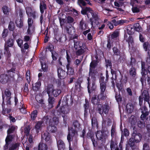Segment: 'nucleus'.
I'll list each match as a JSON object with an SVG mask.
<instances>
[{
  "label": "nucleus",
  "instance_id": "obj_1",
  "mask_svg": "<svg viewBox=\"0 0 150 150\" xmlns=\"http://www.w3.org/2000/svg\"><path fill=\"white\" fill-rule=\"evenodd\" d=\"M97 64L96 61H93L90 64V71L89 72V77L88 78V89L89 93H91V91L94 90L96 88L94 82L95 76L96 72L94 69Z\"/></svg>",
  "mask_w": 150,
  "mask_h": 150
},
{
  "label": "nucleus",
  "instance_id": "obj_2",
  "mask_svg": "<svg viewBox=\"0 0 150 150\" xmlns=\"http://www.w3.org/2000/svg\"><path fill=\"white\" fill-rule=\"evenodd\" d=\"M81 13L83 15L87 14L88 18L90 17V14L92 15V17L90 18V20L91 23V25L93 26L95 24L97 25L99 23L100 19L97 13L94 12L89 7H86L83 9L81 11Z\"/></svg>",
  "mask_w": 150,
  "mask_h": 150
},
{
  "label": "nucleus",
  "instance_id": "obj_3",
  "mask_svg": "<svg viewBox=\"0 0 150 150\" xmlns=\"http://www.w3.org/2000/svg\"><path fill=\"white\" fill-rule=\"evenodd\" d=\"M11 93L10 91L7 89H6L5 91V95L3 96V102L2 105L3 113L4 115L6 114V112L7 113H8L11 111V110L10 109H7V108L6 110L5 107L4 106V103L6 102L7 106L11 105L10 99L11 98Z\"/></svg>",
  "mask_w": 150,
  "mask_h": 150
},
{
  "label": "nucleus",
  "instance_id": "obj_4",
  "mask_svg": "<svg viewBox=\"0 0 150 150\" xmlns=\"http://www.w3.org/2000/svg\"><path fill=\"white\" fill-rule=\"evenodd\" d=\"M43 121L45 122H50V126L48 127V129L49 131L52 132H54L57 130V128L55 125H57L58 122V117H54L52 118V120L50 121V119L48 116L44 117L42 119Z\"/></svg>",
  "mask_w": 150,
  "mask_h": 150
},
{
  "label": "nucleus",
  "instance_id": "obj_5",
  "mask_svg": "<svg viewBox=\"0 0 150 150\" xmlns=\"http://www.w3.org/2000/svg\"><path fill=\"white\" fill-rule=\"evenodd\" d=\"M132 30L133 29L130 26H128L125 32L124 39L128 42L129 45L130 43H132L133 42V38L132 36L130 35L133 33Z\"/></svg>",
  "mask_w": 150,
  "mask_h": 150
},
{
  "label": "nucleus",
  "instance_id": "obj_6",
  "mask_svg": "<svg viewBox=\"0 0 150 150\" xmlns=\"http://www.w3.org/2000/svg\"><path fill=\"white\" fill-rule=\"evenodd\" d=\"M100 93L98 96V98L101 99H105L106 96L105 91L106 88V85L105 83L103 81V80L101 79L100 80Z\"/></svg>",
  "mask_w": 150,
  "mask_h": 150
},
{
  "label": "nucleus",
  "instance_id": "obj_7",
  "mask_svg": "<svg viewBox=\"0 0 150 150\" xmlns=\"http://www.w3.org/2000/svg\"><path fill=\"white\" fill-rule=\"evenodd\" d=\"M15 127L12 126L10 127L7 131L8 135L5 140L6 142L5 146H6L7 148L8 147V145L14 137V135H10V134L11 133L15 130Z\"/></svg>",
  "mask_w": 150,
  "mask_h": 150
},
{
  "label": "nucleus",
  "instance_id": "obj_8",
  "mask_svg": "<svg viewBox=\"0 0 150 150\" xmlns=\"http://www.w3.org/2000/svg\"><path fill=\"white\" fill-rule=\"evenodd\" d=\"M69 132L67 137V139L69 142L72 141L74 144L76 143L77 141V137L75 134V131L69 129Z\"/></svg>",
  "mask_w": 150,
  "mask_h": 150
},
{
  "label": "nucleus",
  "instance_id": "obj_9",
  "mask_svg": "<svg viewBox=\"0 0 150 150\" xmlns=\"http://www.w3.org/2000/svg\"><path fill=\"white\" fill-rule=\"evenodd\" d=\"M109 107L107 105H102L101 104H98V108L99 113L101 115L103 114V113L106 114L108 112Z\"/></svg>",
  "mask_w": 150,
  "mask_h": 150
},
{
  "label": "nucleus",
  "instance_id": "obj_10",
  "mask_svg": "<svg viewBox=\"0 0 150 150\" xmlns=\"http://www.w3.org/2000/svg\"><path fill=\"white\" fill-rule=\"evenodd\" d=\"M144 64L143 63H142V72L141 74L142 75V77L141 78L140 81L142 84L144 83V81H147L148 83L149 84L150 83V78L149 77H146L145 79H144L145 76L146 75L145 74V69L143 68Z\"/></svg>",
  "mask_w": 150,
  "mask_h": 150
},
{
  "label": "nucleus",
  "instance_id": "obj_11",
  "mask_svg": "<svg viewBox=\"0 0 150 150\" xmlns=\"http://www.w3.org/2000/svg\"><path fill=\"white\" fill-rule=\"evenodd\" d=\"M25 7L28 17H32L33 18H35L36 17V12L34 11L30 7H26L25 6Z\"/></svg>",
  "mask_w": 150,
  "mask_h": 150
},
{
  "label": "nucleus",
  "instance_id": "obj_12",
  "mask_svg": "<svg viewBox=\"0 0 150 150\" xmlns=\"http://www.w3.org/2000/svg\"><path fill=\"white\" fill-rule=\"evenodd\" d=\"M69 111V107L67 105L62 106L60 108V113L63 118L64 117V116L63 115L68 114Z\"/></svg>",
  "mask_w": 150,
  "mask_h": 150
},
{
  "label": "nucleus",
  "instance_id": "obj_13",
  "mask_svg": "<svg viewBox=\"0 0 150 150\" xmlns=\"http://www.w3.org/2000/svg\"><path fill=\"white\" fill-rule=\"evenodd\" d=\"M132 137H134V141L137 143L140 142L142 138L141 134L136 131L134 130L132 133Z\"/></svg>",
  "mask_w": 150,
  "mask_h": 150
},
{
  "label": "nucleus",
  "instance_id": "obj_14",
  "mask_svg": "<svg viewBox=\"0 0 150 150\" xmlns=\"http://www.w3.org/2000/svg\"><path fill=\"white\" fill-rule=\"evenodd\" d=\"M28 18V28L27 30V33L29 35H31L32 33V32L33 31L34 27L32 25L33 21L32 19L29 17Z\"/></svg>",
  "mask_w": 150,
  "mask_h": 150
},
{
  "label": "nucleus",
  "instance_id": "obj_15",
  "mask_svg": "<svg viewBox=\"0 0 150 150\" xmlns=\"http://www.w3.org/2000/svg\"><path fill=\"white\" fill-rule=\"evenodd\" d=\"M30 129L29 126H27L25 129V133L26 135L27 138L29 143L31 144L33 142V137L32 135L29 134Z\"/></svg>",
  "mask_w": 150,
  "mask_h": 150
},
{
  "label": "nucleus",
  "instance_id": "obj_16",
  "mask_svg": "<svg viewBox=\"0 0 150 150\" xmlns=\"http://www.w3.org/2000/svg\"><path fill=\"white\" fill-rule=\"evenodd\" d=\"M57 73L58 77L61 79H64L67 75L66 72L61 68L58 69Z\"/></svg>",
  "mask_w": 150,
  "mask_h": 150
},
{
  "label": "nucleus",
  "instance_id": "obj_17",
  "mask_svg": "<svg viewBox=\"0 0 150 150\" xmlns=\"http://www.w3.org/2000/svg\"><path fill=\"white\" fill-rule=\"evenodd\" d=\"M50 91V94H53L55 97H57L61 93V91L60 89H54L53 87H52L49 88L47 91Z\"/></svg>",
  "mask_w": 150,
  "mask_h": 150
},
{
  "label": "nucleus",
  "instance_id": "obj_18",
  "mask_svg": "<svg viewBox=\"0 0 150 150\" xmlns=\"http://www.w3.org/2000/svg\"><path fill=\"white\" fill-rule=\"evenodd\" d=\"M142 95L144 102H148L150 108V97L148 91L146 90L144 91L142 93Z\"/></svg>",
  "mask_w": 150,
  "mask_h": 150
},
{
  "label": "nucleus",
  "instance_id": "obj_19",
  "mask_svg": "<svg viewBox=\"0 0 150 150\" xmlns=\"http://www.w3.org/2000/svg\"><path fill=\"white\" fill-rule=\"evenodd\" d=\"M50 91H47V93L48 95L49 99H48V102H49V108H51L53 107V104L54 103V98L53 97H52L50 96Z\"/></svg>",
  "mask_w": 150,
  "mask_h": 150
},
{
  "label": "nucleus",
  "instance_id": "obj_20",
  "mask_svg": "<svg viewBox=\"0 0 150 150\" xmlns=\"http://www.w3.org/2000/svg\"><path fill=\"white\" fill-rule=\"evenodd\" d=\"M87 27L86 23L83 20H81L79 25V29L82 30H84L87 29Z\"/></svg>",
  "mask_w": 150,
  "mask_h": 150
},
{
  "label": "nucleus",
  "instance_id": "obj_21",
  "mask_svg": "<svg viewBox=\"0 0 150 150\" xmlns=\"http://www.w3.org/2000/svg\"><path fill=\"white\" fill-rule=\"evenodd\" d=\"M9 79L6 74H2L0 76V81L3 84L6 83Z\"/></svg>",
  "mask_w": 150,
  "mask_h": 150
},
{
  "label": "nucleus",
  "instance_id": "obj_22",
  "mask_svg": "<svg viewBox=\"0 0 150 150\" xmlns=\"http://www.w3.org/2000/svg\"><path fill=\"white\" fill-rule=\"evenodd\" d=\"M67 30L69 34L71 35H74L75 31L74 28L71 25H69V26L67 27Z\"/></svg>",
  "mask_w": 150,
  "mask_h": 150
},
{
  "label": "nucleus",
  "instance_id": "obj_23",
  "mask_svg": "<svg viewBox=\"0 0 150 150\" xmlns=\"http://www.w3.org/2000/svg\"><path fill=\"white\" fill-rule=\"evenodd\" d=\"M74 48L75 50H78L79 48L83 47L82 43L80 41H76L74 40Z\"/></svg>",
  "mask_w": 150,
  "mask_h": 150
},
{
  "label": "nucleus",
  "instance_id": "obj_24",
  "mask_svg": "<svg viewBox=\"0 0 150 150\" xmlns=\"http://www.w3.org/2000/svg\"><path fill=\"white\" fill-rule=\"evenodd\" d=\"M40 11L42 14L45 10L46 8V5L45 2L43 1H40Z\"/></svg>",
  "mask_w": 150,
  "mask_h": 150
},
{
  "label": "nucleus",
  "instance_id": "obj_25",
  "mask_svg": "<svg viewBox=\"0 0 150 150\" xmlns=\"http://www.w3.org/2000/svg\"><path fill=\"white\" fill-rule=\"evenodd\" d=\"M84 1H86L88 4L91 5V4L89 2V0H78V4L82 8V6L86 5V3Z\"/></svg>",
  "mask_w": 150,
  "mask_h": 150
},
{
  "label": "nucleus",
  "instance_id": "obj_26",
  "mask_svg": "<svg viewBox=\"0 0 150 150\" xmlns=\"http://www.w3.org/2000/svg\"><path fill=\"white\" fill-rule=\"evenodd\" d=\"M57 144L58 148V150L63 149L65 147V145L64 142L61 139H57Z\"/></svg>",
  "mask_w": 150,
  "mask_h": 150
},
{
  "label": "nucleus",
  "instance_id": "obj_27",
  "mask_svg": "<svg viewBox=\"0 0 150 150\" xmlns=\"http://www.w3.org/2000/svg\"><path fill=\"white\" fill-rule=\"evenodd\" d=\"M42 137L46 142L49 141L50 139V135L47 132H45L42 134Z\"/></svg>",
  "mask_w": 150,
  "mask_h": 150
},
{
  "label": "nucleus",
  "instance_id": "obj_28",
  "mask_svg": "<svg viewBox=\"0 0 150 150\" xmlns=\"http://www.w3.org/2000/svg\"><path fill=\"white\" fill-rule=\"evenodd\" d=\"M19 143H16L11 144L9 148V150H15L18 149L19 146Z\"/></svg>",
  "mask_w": 150,
  "mask_h": 150
},
{
  "label": "nucleus",
  "instance_id": "obj_29",
  "mask_svg": "<svg viewBox=\"0 0 150 150\" xmlns=\"http://www.w3.org/2000/svg\"><path fill=\"white\" fill-rule=\"evenodd\" d=\"M47 145L42 143H40L38 146V150H47Z\"/></svg>",
  "mask_w": 150,
  "mask_h": 150
},
{
  "label": "nucleus",
  "instance_id": "obj_30",
  "mask_svg": "<svg viewBox=\"0 0 150 150\" xmlns=\"http://www.w3.org/2000/svg\"><path fill=\"white\" fill-rule=\"evenodd\" d=\"M41 83L40 81H38L37 82L35 83V84H33V89L35 91H38L39 88Z\"/></svg>",
  "mask_w": 150,
  "mask_h": 150
},
{
  "label": "nucleus",
  "instance_id": "obj_31",
  "mask_svg": "<svg viewBox=\"0 0 150 150\" xmlns=\"http://www.w3.org/2000/svg\"><path fill=\"white\" fill-rule=\"evenodd\" d=\"M21 105L18 108L19 109L21 112L22 113L24 114L26 113V111L25 109L26 108V107L24 105L23 102L21 101Z\"/></svg>",
  "mask_w": 150,
  "mask_h": 150
},
{
  "label": "nucleus",
  "instance_id": "obj_32",
  "mask_svg": "<svg viewBox=\"0 0 150 150\" xmlns=\"http://www.w3.org/2000/svg\"><path fill=\"white\" fill-rule=\"evenodd\" d=\"M42 124V122L41 121H38L36 123L35 126V128L37 132H38V130L41 129Z\"/></svg>",
  "mask_w": 150,
  "mask_h": 150
},
{
  "label": "nucleus",
  "instance_id": "obj_33",
  "mask_svg": "<svg viewBox=\"0 0 150 150\" xmlns=\"http://www.w3.org/2000/svg\"><path fill=\"white\" fill-rule=\"evenodd\" d=\"M92 103L94 105H97L99 102L100 99L97 98L96 96H94L92 98L91 100Z\"/></svg>",
  "mask_w": 150,
  "mask_h": 150
},
{
  "label": "nucleus",
  "instance_id": "obj_34",
  "mask_svg": "<svg viewBox=\"0 0 150 150\" xmlns=\"http://www.w3.org/2000/svg\"><path fill=\"white\" fill-rule=\"evenodd\" d=\"M126 108L127 112L129 113H130L132 112L133 111V106L131 103H129L127 105Z\"/></svg>",
  "mask_w": 150,
  "mask_h": 150
},
{
  "label": "nucleus",
  "instance_id": "obj_35",
  "mask_svg": "<svg viewBox=\"0 0 150 150\" xmlns=\"http://www.w3.org/2000/svg\"><path fill=\"white\" fill-rule=\"evenodd\" d=\"M13 45V41L12 39H9L7 42L5 43V46L8 47H12Z\"/></svg>",
  "mask_w": 150,
  "mask_h": 150
},
{
  "label": "nucleus",
  "instance_id": "obj_36",
  "mask_svg": "<svg viewBox=\"0 0 150 150\" xmlns=\"http://www.w3.org/2000/svg\"><path fill=\"white\" fill-rule=\"evenodd\" d=\"M129 73L130 75L134 77L136 74V69L133 67H132L129 70Z\"/></svg>",
  "mask_w": 150,
  "mask_h": 150
},
{
  "label": "nucleus",
  "instance_id": "obj_37",
  "mask_svg": "<svg viewBox=\"0 0 150 150\" xmlns=\"http://www.w3.org/2000/svg\"><path fill=\"white\" fill-rule=\"evenodd\" d=\"M96 137L97 139L100 140L103 139V133L101 131H98L96 134Z\"/></svg>",
  "mask_w": 150,
  "mask_h": 150
},
{
  "label": "nucleus",
  "instance_id": "obj_38",
  "mask_svg": "<svg viewBox=\"0 0 150 150\" xmlns=\"http://www.w3.org/2000/svg\"><path fill=\"white\" fill-rule=\"evenodd\" d=\"M4 54L7 57H10L11 56V53L9 51V47L5 46Z\"/></svg>",
  "mask_w": 150,
  "mask_h": 150
},
{
  "label": "nucleus",
  "instance_id": "obj_39",
  "mask_svg": "<svg viewBox=\"0 0 150 150\" xmlns=\"http://www.w3.org/2000/svg\"><path fill=\"white\" fill-rule=\"evenodd\" d=\"M16 23L17 26L19 28L22 27L23 25V21L21 19L16 20Z\"/></svg>",
  "mask_w": 150,
  "mask_h": 150
},
{
  "label": "nucleus",
  "instance_id": "obj_40",
  "mask_svg": "<svg viewBox=\"0 0 150 150\" xmlns=\"http://www.w3.org/2000/svg\"><path fill=\"white\" fill-rule=\"evenodd\" d=\"M114 55H120V51L116 47H114L112 49Z\"/></svg>",
  "mask_w": 150,
  "mask_h": 150
},
{
  "label": "nucleus",
  "instance_id": "obj_41",
  "mask_svg": "<svg viewBox=\"0 0 150 150\" xmlns=\"http://www.w3.org/2000/svg\"><path fill=\"white\" fill-rule=\"evenodd\" d=\"M37 111L35 110L32 112L31 114V117L33 120H34L37 116Z\"/></svg>",
  "mask_w": 150,
  "mask_h": 150
},
{
  "label": "nucleus",
  "instance_id": "obj_42",
  "mask_svg": "<svg viewBox=\"0 0 150 150\" xmlns=\"http://www.w3.org/2000/svg\"><path fill=\"white\" fill-rule=\"evenodd\" d=\"M73 125L75 127V130H77L80 129V124L77 121H75L73 123Z\"/></svg>",
  "mask_w": 150,
  "mask_h": 150
},
{
  "label": "nucleus",
  "instance_id": "obj_43",
  "mask_svg": "<svg viewBox=\"0 0 150 150\" xmlns=\"http://www.w3.org/2000/svg\"><path fill=\"white\" fill-rule=\"evenodd\" d=\"M76 54L77 55H79L83 54L85 52L83 47L80 48L77 50Z\"/></svg>",
  "mask_w": 150,
  "mask_h": 150
},
{
  "label": "nucleus",
  "instance_id": "obj_44",
  "mask_svg": "<svg viewBox=\"0 0 150 150\" xmlns=\"http://www.w3.org/2000/svg\"><path fill=\"white\" fill-rule=\"evenodd\" d=\"M26 79L28 83H29L30 81V71L29 70H28L26 73Z\"/></svg>",
  "mask_w": 150,
  "mask_h": 150
},
{
  "label": "nucleus",
  "instance_id": "obj_45",
  "mask_svg": "<svg viewBox=\"0 0 150 150\" xmlns=\"http://www.w3.org/2000/svg\"><path fill=\"white\" fill-rule=\"evenodd\" d=\"M52 57L54 60H56L58 57L57 53L55 51H52Z\"/></svg>",
  "mask_w": 150,
  "mask_h": 150
},
{
  "label": "nucleus",
  "instance_id": "obj_46",
  "mask_svg": "<svg viewBox=\"0 0 150 150\" xmlns=\"http://www.w3.org/2000/svg\"><path fill=\"white\" fill-rule=\"evenodd\" d=\"M134 27L136 31L140 32L142 30V29L139 23H137L135 24L134 25Z\"/></svg>",
  "mask_w": 150,
  "mask_h": 150
},
{
  "label": "nucleus",
  "instance_id": "obj_47",
  "mask_svg": "<svg viewBox=\"0 0 150 150\" xmlns=\"http://www.w3.org/2000/svg\"><path fill=\"white\" fill-rule=\"evenodd\" d=\"M119 33L118 31H115L111 35L112 39H115L117 37L119 36Z\"/></svg>",
  "mask_w": 150,
  "mask_h": 150
},
{
  "label": "nucleus",
  "instance_id": "obj_48",
  "mask_svg": "<svg viewBox=\"0 0 150 150\" xmlns=\"http://www.w3.org/2000/svg\"><path fill=\"white\" fill-rule=\"evenodd\" d=\"M92 125L93 127L97 126L98 124L96 119L95 117H93L92 119Z\"/></svg>",
  "mask_w": 150,
  "mask_h": 150
},
{
  "label": "nucleus",
  "instance_id": "obj_49",
  "mask_svg": "<svg viewBox=\"0 0 150 150\" xmlns=\"http://www.w3.org/2000/svg\"><path fill=\"white\" fill-rule=\"evenodd\" d=\"M116 145V142L114 141L113 140H111L110 145L111 150H112V149H115Z\"/></svg>",
  "mask_w": 150,
  "mask_h": 150
},
{
  "label": "nucleus",
  "instance_id": "obj_50",
  "mask_svg": "<svg viewBox=\"0 0 150 150\" xmlns=\"http://www.w3.org/2000/svg\"><path fill=\"white\" fill-rule=\"evenodd\" d=\"M2 10L4 13L6 14H7L9 11V8L6 6H4L2 8Z\"/></svg>",
  "mask_w": 150,
  "mask_h": 150
},
{
  "label": "nucleus",
  "instance_id": "obj_51",
  "mask_svg": "<svg viewBox=\"0 0 150 150\" xmlns=\"http://www.w3.org/2000/svg\"><path fill=\"white\" fill-rule=\"evenodd\" d=\"M14 23L12 22H10L8 28L11 31H13L14 29Z\"/></svg>",
  "mask_w": 150,
  "mask_h": 150
},
{
  "label": "nucleus",
  "instance_id": "obj_52",
  "mask_svg": "<svg viewBox=\"0 0 150 150\" xmlns=\"http://www.w3.org/2000/svg\"><path fill=\"white\" fill-rule=\"evenodd\" d=\"M138 126L140 128H142L145 126V124L143 120L139 121L137 123Z\"/></svg>",
  "mask_w": 150,
  "mask_h": 150
},
{
  "label": "nucleus",
  "instance_id": "obj_53",
  "mask_svg": "<svg viewBox=\"0 0 150 150\" xmlns=\"http://www.w3.org/2000/svg\"><path fill=\"white\" fill-rule=\"evenodd\" d=\"M141 112L142 113V114L141 116V118L142 119L145 118L146 116L149 114L148 112H146V111H142Z\"/></svg>",
  "mask_w": 150,
  "mask_h": 150
},
{
  "label": "nucleus",
  "instance_id": "obj_54",
  "mask_svg": "<svg viewBox=\"0 0 150 150\" xmlns=\"http://www.w3.org/2000/svg\"><path fill=\"white\" fill-rule=\"evenodd\" d=\"M129 121L132 124L135 125L137 122V120L134 116H131L130 119Z\"/></svg>",
  "mask_w": 150,
  "mask_h": 150
},
{
  "label": "nucleus",
  "instance_id": "obj_55",
  "mask_svg": "<svg viewBox=\"0 0 150 150\" xmlns=\"http://www.w3.org/2000/svg\"><path fill=\"white\" fill-rule=\"evenodd\" d=\"M134 137H132L130 139L129 141L128 142V144L130 147H132L134 145Z\"/></svg>",
  "mask_w": 150,
  "mask_h": 150
},
{
  "label": "nucleus",
  "instance_id": "obj_56",
  "mask_svg": "<svg viewBox=\"0 0 150 150\" xmlns=\"http://www.w3.org/2000/svg\"><path fill=\"white\" fill-rule=\"evenodd\" d=\"M15 71V70L14 69L12 68L8 71V74L11 77L13 76Z\"/></svg>",
  "mask_w": 150,
  "mask_h": 150
},
{
  "label": "nucleus",
  "instance_id": "obj_57",
  "mask_svg": "<svg viewBox=\"0 0 150 150\" xmlns=\"http://www.w3.org/2000/svg\"><path fill=\"white\" fill-rule=\"evenodd\" d=\"M143 137L146 140L148 141L150 140V133H147L144 134Z\"/></svg>",
  "mask_w": 150,
  "mask_h": 150
},
{
  "label": "nucleus",
  "instance_id": "obj_58",
  "mask_svg": "<svg viewBox=\"0 0 150 150\" xmlns=\"http://www.w3.org/2000/svg\"><path fill=\"white\" fill-rule=\"evenodd\" d=\"M16 42L18 46L21 48H22V47L23 40L19 38L16 40Z\"/></svg>",
  "mask_w": 150,
  "mask_h": 150
},
{
  "label": "nucleus",
  "instance_id": "obj_59",
  "mask_svg": "<svg viewBox=\"0 0 150 150\" xmlns=\"http://www.w3.org/2000/svg\"><path fill=\"white\" fill-rule=\"evenodd\" d=\"M129 22V21L126 20H121L118 21V25L119 24L122 25L124 23H127Z\"/></svg>",
  "mask_w": 150,
  "mask_h": 150
},
{
  "label": "nucleus",
  "instance_id": "obj_60",
  "mask_svg": "<svg viewBox=\"0 0 150 150\" xmlns=\"http://www.w3.org/2000/svg\"><path fill=\"white\" fill-rule=\"evenodd\" d=\"M75 87L76 89L78 91H79L81 88V84L79 82L76 83L75 85Z\"/></svg>",
  "mask_w": 150,
  "mask_h": 150
},
{
  "label": "nucleus",
  "instance_id": "obj_61",
  "mask_svg": "<svg viewBox=\"0 0 150 150\" xmlns=\"http://www.w3.org/2000/svg\"><path fill=\"white\" fill-rule=\"evenodd\" d=\"M67 72L68 73H69L71 75H73L74 74V70L73 69L70 68H68L67 66Z\"/></svg>",
  "mask_w": 150,
  "mask_h": 150
},
{
  "label": "nucleus",
  "instance_id": "obj_62",
  "mask_svg": "<svg viewBox=\"0 0 150 150\" xmlns=\"http://www.w3.org/2000/svg\"><path fill=\"white\" fill-rule=\"evenodd\" d=\"M123 140H122V138L121 139V142L119 144V148H116L115 150H122V143H123Z\"/></svg>",
  "mask_w": 150,
  "mask_h": 150
},
{
  "label": "nucleus",
  "instance_id": "obj_63",
  "mask_svg": "<svg viewBox=\"0 0 150 150\" xmlns=\"http://www.w3.org/2000/svg\"><path fill=\"white\" fill-rule=\"evenodd\" d=\"M132 11L134 13H136L139 11V9L137 7H133L132 8Z\"/></svg>",
  "mask_w": 150,
  "mask_h": 150
},
{
  "label": "nucleus",
  "instance_id": "obj_64",
  "mask_svg": "<svg viewBox=\"0 0 150 150\" xmlns=\"http://www.w3.org/2000/svg\"><path fill=\"white\" fill-rule=\"evenodd\" d=\"M143 150H150V148L148 144L145 143L143 145Z\"/></svg>",
  "mask_w": 150,
  "mask_h": 150
}]
</instances>
